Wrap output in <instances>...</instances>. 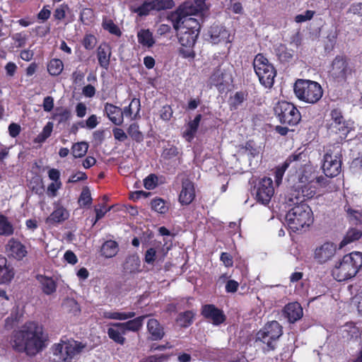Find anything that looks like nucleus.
I'll return each instance as SVG.
<instances>
[{
	"instance_id": "obj_1",
	"label": "nucleus",
	"mask_w": 362,
	"mask_h": 362,
	"mask_svg": "<svg viewBox=\"0 0 362 362\" xmlns=\"http://www.w3.org/2000/svg\"><path fill=\"white\" fill-rule=\"evenodd\" d=\"M47 335L43 326L36 321H27L13 331L11 344L13 350L35 356L47 346Z\"/></svg>"
},
{
	"instance_id": "obj_2",
	"label": "nucleus",
	"mask_w": 362,
	"mask_h": 362,
	"mask_svg": "<svg viewBox=\"0 0 362 362\" xmlns=\"http://www.w3.org/2000/svg\"><path fill=\"white\" fill-rule=\"evenodd\" d=\"M298 180L293 185L289 194L288 201L292 204L310 199L316 194L317 186L315 185V171L312 167L304 165L297 172Z\"/></svg>"
},
{
	"instance_id": "obj_3",
	"label": "nucleus",
	"mask_w": 362,
	"mask_h": 362,
	"mask_svg": "<svg viewBox=\"0 0 362 362\" xmlns=\"http://www.w3.org/2000/svg\"><path fill=\"white\" fill-rule=\"evenodd\" d=\"M362 267V253L353 252L344 255L332 270L333 278L337 281H344L354 277Z\"/></svg>"
},
{
	"instance_id": "obj_4",
	"label": "nucleus",
	"mask_w": 362,
	"mask_h": 362,
	"mask_svg": "<svg viewBox=\"0 0 362 362\" xmlns=\"http://www.w3.org/2000/svg\"><path fill=\"white\" fill-rule=\"evenodd\" d=\"M286 215V221L289 229L297 233L305 226H310L313 223V213L306 203H296Z\"/></svg>"
},
{
	"instance_id": "obj_5",
	"label": "nucleus",
	"mask_w": 362,
	"mask_h": 362,
	"mask_svg": "<svg viewBox=\"0 0 362 362\" xmlns=\"http://www.w3.org/2000/svg\"><path fill=\"white\" fill-rule=\"evenodd\" d=\"M356 71V66L351 58L344 54H337L332 61L329 76L334 81L344 83Z\"/></svg>"
},
{
	"instance_id": "obj_6",
	"label": "nucleus",
	"mask_w": 362,
	"mask_h": 362,
	"mask_svg": "<svg viewBox=\"0 0 362 362\" xmlns=\"http://www.w3.org/2000/svg\"><path fill=\"white\" fill-rule=\"evenodd\" d=\"M293 91L298 100L310 104L317 103L323 95L320 84L308 79H298L294 83Z\"/></svg>"
},
{
	"instance_id": "obj_7",
	"label": "nucleus",
	"mask_w": 362,
	"mask_h": 362,
	"mask_svg": "<svg viewBox=\"0 0 362 362\" xmlns=\"http://www.w3.org/2000/svg\"><path fill=\"white\" fill-rule=\"evenodd\" d=\"M283 334V327L276 320L268 322L260 329L257 334L255 341H260L266 345L262 351L267 354L276 349V341Z\"/></svg>"
},
{
	"instance_id": "obj_8",
	"label": "nucleus",
	"mask_w": 362,
	"mask_h": 362,
	"mask_svg": "<svg viewBox=\"0 0 362 362\" xmlns=\"http://www.w3.org/2000/svg\"><path fill=\"white\" fill-rule=\"evenodd\" d=\"M252 65L259 83L267 88H272L276 76V70L274 65L262 53H259L255 57Z\"/></svg>"
},
{
	"instance_id": "obj_9",
	"label": "nucleus",
	"mask_w": 362,
	"mask_h": 362,
	"mask_svg": "<svg viewBox=\"0 0 362 362\" xmlns=\"http://www.w3.org/2000/svg\"><path fill=\"white\" fill-rule=\"evenodd\" d=\"M274 110L279 122L283 125L294 127L301 120L299 110L291 103L279 101L276 104Z\"/></svg>"
},
{
	"instance_id": "obj_10",
	"label": "nucleus",
	"mask_w": 362,
	"mask_h": 362,
	"mask_svg": "<svg viewBox=\"0 0 362 362\" xmlns=\"http://www.w3.org/2000/svg\"><path fill=\"white\" fill-rule=\"evenodd\" d=\"M252 194L255 195L258 203L267 205L274 194V188L272 178L264 177L260 179L254 186Z\"/></svg>"
},
{
	"instance_id": "obj_11",
	"label": "nucleus",
	"mask_w": 362,
	"mask_h": 362,
	"mask_svg": "<svg viewBox=\"0 0 362 362\" xmlns=\"http://www.w3.org/2000/svg\"><path fill=\"white\" fill-rule=\"evenodd\" d=\"M331 119L328 123V129L332 132L339 134L341 139H346L350 132V128L339 108H334L329 114Z\"/></svg>"
},
{
	"instance_id": "obj_12",
	"label": "nucleus",
	"mask_w": 362,
	"mask_h": 362,
	"mask_svg": "<svg viewBox=\"0 0 362 362\" xmlns=\"http://www.w3.org/2000/svg\"><path fill=\"white\" fill-rule=\"evenodd\" d=\"M193 14H185L182 13V7L179 8V14L175 21H173V28L175 30H187L195 33H199L201 25L199 21L191 16Z\"/></svg>"
},
{
	"instance_id": "obj_13",
	"label": "nucleus",
	"mask_w": 362,
	"mask_h": 362,
	"mask_svg": "<svg viewBox=\"0 0 362 362\" xmlns=\"http://www.w3.org/2000/svg\"><path fill=\"white\" fill-rule=\"evenodd\" d=\"M201 315L206 320L211 321L214 325H220L226 320L223 311L214 304H205L202 305Z\"/></svg>"
},
{
	"instance_id": "obj_14",
	"label": "nucleus",
	"mask_w": 362,
	"mask_h": 362,
	"mask_svg": "<svg viewBox=\"0 0 362 362\" xmlns=\"http://www.w3.org/2000/svg\"><path fill=\"white\" fill-rule=\"evenodd\" d=\"M196 197L195 187L189 179L182 180L181 190L178 196V202L182 206H188L193 202Z\"/></svg>"
},
{
	"instance_id": "obj_15",
	"label": "nucleus",
	"mask_w": 362,
	"mask_h": 362,
	"mask_svg": "<svg viewBox=\"0 0 362 362\" xmlns=\"http://www.w3.org/2000/svg\"><path fill=\"white\" fill-rule=\"evenodd\" d=\"M322 169L327 177H334L341 172V162L336 156L327 153L324 156Z\"/></svg>"
},
{
	"instance_id": "obj_16",
	"label": "nucleus",
	"mask_w": 362,
	"mask_h": 362,
	"mask_svg": "<svg viewBox=\"0 0 362 362\" xmlns=\"http://www.w3.org/2000/svg\"><path fill=\"white\" fill-rule=\"evenodd\" d=\"M8 256L17 260H22L28 255L26 247L18 239L11 238L6 245Z\"/></svg>"
},
{
	"instance_id": "obj_17",
	"label": "nucleus",
	"mask_w": 362,
	"mask_h": 362,
	"mask_svg": "<svg viewBox=\"0 0 362 362\" xmlns=\"http://www.w3.org/2000/svg\"><path fill=\"white\" fill-rule=\"evenodd\" d=\"M336 252V247L332 243H325L315 251V259L320 264L329 260Z\"/></svg>"
},
{
	"instance_id": "obj_18",
	"label": "nucleus",
	"mask_w": 362,
	"mask_h": 362,
	"mask_svg": "<svg viewBox=\"0 0 362 362\" xmlns=\"http://www.w3.org/2000/svg\"><path fill=\"white\" fill-rule=\"evenodd\" d=\"M283 314L290 323H295L302 318L303 308L298 302L289 303L284 306Z\"/></svg>"
},
{
	"instance_id": "obj_19",
	"label": "nucleus",
	"mask_w": 362,
	"mask_h": 362,
	"mask_svg": "<svg viewBox=\"0 0 362 362\" xmlns=\"http://www.w3.org/2000/svg\"><path fill=\"white\" fill-rule=\"evenodd\" d=\"M96 55L100 66L107 70L110 66L112 55L110 46L106 42L100 44L97 48Z\"/></svg>"
},
{
	"instance_id": "obj_20",
	"label": "nucleus",
	"mask_w": 362,
	"mask_h": 362,
	"mask_svg": "<svg viewBox=\"0 0 362 362\" xmlns=\"http://www.w3.org/2000/svg\"><path fill=\"white\" fill-rule=\"evenodd\" d=\"M104 112L108 119L115 125L119 126L123 123V112L122 109L113 104L106 103Z\"/></svg>"
},
{
	"instance_id": "obj_21",
	"label": "nucleus",
	"mask_w": 362,
	"mask_h": 362,
	"mask_svg": "<svg viewBox=\"0 0 362 362\" xmlns=\"http://www.w3.org/2000/svg\"><path fill=\"white\" fill-rule=\"evenodd\" d=\"M121 322H115L111 324V327L107 329V333L110 339L119 345H124L126 342V339L124 335L126 334V331L124 327L119 326Z\"/></svg>"
},
{
	"instance_id": "obj_22",
	"label": "nucleus",
	"mask_w": 362,
	"mask_h": 362,
	"mask_svg": "<svg viewBox=\"0 0 362 362\" xmlns=\"http://www.w3.org/2000/svg\"><path fill=\"white\" fill-rule=\"evenodd\" d=\"M147 330L152 341L161 340L165 336L163 327L158 320L151 318L147 322Z\"/></svg>"
},
{
	"instance_id": "obj_23",
	"label": "nucleus",
	"mask_w": 362,
	"mask_h": 362,
	"mask_svg": "<svg viewBox=\"0 0 362 362\" xmlns=\"http://www.w3.org/2000/svg\"><path fill=\"white\" fill-rule=\"evenodd\" d=\"M69 217V211L62 206L57 205L54 211L47 218L46 223L48 224H57L64 222Z\"/></svg>"
},
{
	"instance_id": "obj_24",
	"label": "nucleus",
	"mask_w": 362,
	"mask_h": 362,
	"mask_svg": "<svg viewBox=\"0 0 362 362\" xmlns=\"http://www.w3.org/2000/svg\"><path fill=\"white\" fill-rule=\"evenodd\" d=\"M123 270L125 273L138 274L141 272V260L137 254L129 255L123 264Z\"/></svg>"
},
{
	"instance_id": "obj_25",
	"label": "nucleus",
	"mask_w": 362,
	"mask_h": 362,
	"mask_svg": "<svg viewBox=\"0 0 362 362\" xmlns=\"http://www.w3.org/2000/svg\"><path fill=\"white\" fill-rule=\"evenodd\" d=\"M14 274L13 267L7 264V259L0 256V284L10 283Z\"/></svg>"
},
{
	"instance_id": "obj_26",
	"label": "nucleus",
	"mask_w": 362,
	"mask_h": 362,
	"mask_svg": "<svg viewBox=\"0 0 362 362\" xmlns=\"http://www.w3.org/2000/svg\"><path fill=\"white\" fill-rule=\"evenodd\" d=\"M209 33L211 41L214 44L224 42L229 37V33L223 26L213 25L209 30Z\"/></svg>"
},
{
	"instance_id": "obj_27",
	"label": "nucleus",
	"mask_w": 362,
	"mask_h": 362,
	"mask_svg": "<svg viewBox=\"0 0 362 362\" xmlns=\"http://www.w3.org/2000/svg\"><path fill=\"white\" fill-rule=\"evenodd\" d=\"M206 0H194V3L185 2L182 7V13L185 14H197L204 10Z\"/></svg>"
},
{
	"instance_id": "obj_28",
	"label": "nucleus",
	"mask_w": 362,
	"mask_h": 362,
	"mask_svg": "<svg viewBox=\"0 0 362 362\" xmlns=\"http://www.w3.org/2000/svg\"><path fill=\"white\" fill-rule=\"evenodd\" d=\"M119 244L115 240H106L101 246V255L105 258H112L118 253Z\"/></svg>"
},
{
	"instance_id": "obj_29",
	"label": "nucleus",
	"mask_w": 362,
	"mask_h": 362,
	"mask_svg": "<svg viewBox=\"0 0 362 362\" xmlns=\"http://www.w3.org/2000/svg\"><path fill=\"white\" fill-rule=\"evenodd\" d=\"M146 317L147 315H144L134 317V319L129 320L125 322H121L122 325L119 326L124 327L126 332L128 331L134 332H139L143 327L144 320Z\"/></svg>"
},
{
	"instance_id": "obj_30",
	"label": "nucleus",
	"mask_w": 362,
	"mask_h": 362,
	"mask_svg": "<svg viewBox=\"0 0 362 362\" xmlns=\"http://www.w3.org/2000/svg\"><path fill=\"white\" fill-rule=\"evenodd\" d=\"M195 315L193 310L181 312L177 315L175 321L180 327L187 328L193 324Z\"/></svg>"
},
{
	"instance_id": "obj_31",
	"label": "nucleus",
	"mask_w": 362,
	"mask_h": 362,
	"mask_svg": "<svg viewBox=\"0 0 362 362\" xmlns=\"http://www.w3.org/2000/svg\"><path fill=\"white\" fill-rule=\"evenodd\" d=\"M178 35V40L180 45H194L199 33L187 31V30H176Z\"/></svg>"
},
{
	"instance_id": "obj_32",
	"label": "nucleus",
	"mask_w": 362,
	"mask_h": 362,
	"mask_svg": "<svg viewBox=\"0 0 362 362\" xmlns=\"http://www.w3.org/2000/svg\"><path fill=\"white\" fill-rule=\"evenodd\" d=\"M182 152L175 145L168 143V144L163 147L161 153V158L164 160H173L176 158H180Z\"/></svg>"
},
{
	"instance_id": "obj_33",
	"label": "nucleus",
	"mask_w": 362,
	"mask_h": 362,
	"mask_svg": "<svg viewBox=\"0 0 362 362\" xmlns=\"http://www.w3.org/2000/svg\"><path fill=\"white\" fill-rule=\"evenodd\" d=\"M37 279L41 284L42 292L46 295H51L56 291L57 284L52 278L40 275Z\"/></svg>"
},
{
	"instance_id": "obj_34",
	"label": "nucleus",
	"mask_w": 362,
	"mask_h": 362,
	"mask_svg": "<svg viewBox=\"0 0 362 362\" xmlns=\"http://www.w3.org/2000/svg\"><path fill=\"white\" fill-rule=\"evenodd\" d=\"M275 53L279 60L282 63L289 62L293 57V50L288 49L285 45L279 44L275 48Z\"/></svg>"
},
{
	"instance_id": "obj_35",
	"label": "nucleus",
	"mask_w": 362,
	"mask_h": 362,
	"mask_svg": "<svg viewBox=\"0 0 362 362\" xmlns=\"http://www.w3.org/2000/svg\"><path fill=\"white\" fill-rule=\"evenodd\" d=\"M71 117V110L64 107H57L52 115V119L57 120L58 124L66 123Z\"/></svg>"
},
{
	"instance_id": "obj_36",
	"label": "nucleus",
	"mask_w": 362,
	"mask_h": 362,
	"mask_svg": "<svg viewBox=\"0 0 362 362\" xmlns=\"http://www.w3.org/2000/svg\"><path fill=\"white\" fill-rule=\"evenodd\" d=\"M138 42L143 46L151 47L155 44L152 33L148 29H141L137 33Z\"/></svg>"
},
{
	"instance_id": "obj_37",
	"label": "nucleus",
	"mask_w": 362,
	"mask_h": 362,
	"mask_svg": "<svg viewBox=\"0 0 362 362\" xmlns=\"http://www.w3.org/2000/svg\"><path fill=\"white\" fill-rule=\"evenodd\" d=\"M47 69L49 74L58 76L64 70V63L61 59L54 58L48 62Z\"/></svg>"
},
{
	"instance_id": "obj_38",
	"label": "nucleus",
	"mask_w": 362,
	"mask_h": 362,
	"mask_svg": "<svg viewBox=\"0 0 362 362\" xmlns=\"http://www.w3.org/2000/svg\"><path fill=\"white\" fill-rule=\"evenodd\" d=\"M14 233V227L6 216L0 214V235L8 237Z\"/></svg>"
},
{
	"instance_id": "obj_39",
	"label": "nucleus",
	"mask_w": 362,
	"mask_h": 362,
	"mask_svg": "<svg viewBox=\"0 0 362 362\" xmlns=\"http://www.w3.org/2000/svg\"><path fill=\"white\" fill-rule=\"evenodd\" d=\"M361 236V230L354 228L349 229L343 240L339 243V248H342L346 245L359 240Z\"/></svg>"
},
{
	"instance_id": "obj_40",
	"label": "nucleus",
	"mask_w": 362,
	"mask_h": 362,
	"mask_svg": "<svg viewBox=\"0 0 362 362\" xmlns=\"http://www.w3.org/2000/svg\"><path fill=\"white\" fill-rule=\"evenodd\" d=\"M136 315L134 312H112L105 311L103 313V317L105 319L126 320L131 319Z\"/></svg>"
},
{
	"instance_id": "obj_41",
	"label": "nucleus",
	"mask_w": 362,
	"mask_h": 362,
	"mask_svg": "<svg viewBox=\"0 0 362 362\" xmlns=\"http://www.w3.org/2000/svg\"><path fill=\"white\" fill-rule=\"evenodd\" d=\"M155 11L153 1H144L140 6L134 8L132 11L139 16H147L151 11Z\"/></svg>"
},
{
	"instance_id": "obj_42",
	"label": "nucleus",
	"mask_w": 362,
	"mask_h": 362,
	"mask_svg": "<svg viewBox=\"0 0 362 362\" xmlns=\"http://www.w3.org/2000/svg\"><path fill=\"white\" fill-rule=\"evenodd\" d=\"M102 27L105 30L117 37H121L122 34L118 25L112 19L103 18Z\"/></svg>"
},
{
	"instance_id": "obj_43",
	"label": "nucleus",
	"mask_w": 362,
	"mask_h": 362,
	"mask_svg": "<svg viewBox=\"0 0 362 362\" xmlns=\"http://www.w3.org/2000/svg\"><path fill=\"white\" fill-rule=\"evenodd\" d=\"M88 148V144L86 141H81L74 144L71 147V153L74 158L83 157Z\"/></svg>"
},
{
	"instance_id": "obj_44",
	"label": "nucleus",
	"mask_w": 362,
	"mask_h": 362,
	"mask_svg": "<svg viewBox=\"0 0 362 362\" xmlns=\"http://www.w3.org/2000/svg\"><path fill=\"white\" fill-rule=\"evenodd\" d=\"M53 123L48 122L43 127L42 131L35 137L34 142L37 144L44 143L52 134Z\"/></svg>"
},
{
	"instance_id": "obj_45",
	"label": "nucleus",
	"mask_w": 362,
	"mask_h": 362,
	"mask_svg": "<svg viewBox=\"0 0 362 362\" xmlns=\"http://www.w3.org/2000/svg\"><path fill=\"white\" fill-rule=\"evenodd\" d=\"M202 118V115L198 114L195 116L194 119L192 121H190L188 123L187 129L185 132L186 136H189L190 139L194 138V136L198 129V127H199V125Z\"/></svg>"
},
{
	"instance_id": "obj_46",
	"label": "nucleus",
	"mask_w": 362,
	"mask_h": 362,
	"mask_svg": "<svg viewBox=\"0 0 362 362\" xmlns=\"http://www.w3.org/2000/svg\"><path fill=\"white\" fill-rule=\"evenodd\" d=\"M225 74L221 69V66H218L210 76V82L215 86L223 85Z\"/></svg>"
},
{
	"instance_id": "obj_47",
	"label": "nucleus",
	"mask_w": 362,
	"mask_h": 362,
	"mask_svg": "<svg viewBox=\"0 0 362 362\" xmlns=\"http://www.w3.org/2000/svg\"><path fill=\"white\" fill-rule=\"evenodd\" d=\"M141 103L140 100L139 98H133L130 103V104L124 108L123 115H124L126 117H132L134 110L136 109V114L134 117H136V115L139 114L140 111Z\"/></svg>"
},
{
	"instance_id": "obj_48",
	"label": "nucleus",
	"mask_w": 362,
	"mask_h": 362,
	"mask_svg": "<svg viewBox=\"0 0 362 362\" xmlns=\"http://www.w3.org/2000/svg\"><path fill=\"white\" fill-rule=\"evenodd\" d=\"M151 208L152 210L164 214L168 211V206L166 205L164 199L161 198H156L151 202Z\"/></svg>"
},
{
	"instance_id": "obj_49",
	"label": "nucleus",
	"mask_w": 362,
	"mask_h": 362,
	"mask_svg": "<svg viewBox=\"0 0 362 362\" xmlns=\"http://www.w3.org/2000/svg\"><path fill=\"white\" fill-rule=\"evenodd\" d=\"M194 46V45H181V47L178 49L179 55L184 59H193L196 55Z\"/></svg>"
},
{
	"instance_id": "obj_50",
	"label": "nucleus",
	"mask_w": 362,
	"mask_h": 362,
	"mask_svg": "<svg viewBox=\"0 0 362 362\" xmlns=\"http://www.w3.org/2000/svg\"><path fill=\"white\" fill-rule=\"evenodd\" d=\"M127 133L131 138L136 142H141L144 139V136L139 131V125L136 123H133L129 125L127 129Z\"/></svg>"
},
{
	"instance_id": "obj_51",
	"label": "nucleus",
	"mask_w": 362,
	"mask_h": 362,
	"mask_svg": "<svg viewBox=\"0 0 362 362\" xmlns=\"http://www.w3.org/2000/svg\"><path fill=\"white\" fill-rule=\"evenodd\" d=\"M156 11L171 9L175 6L173 0H152Z\"/></svg>"
},
{
	"instance_id": "obj_52",
	"label": "nucleus",
	"mask_w": 362,
	"mask_h": 362,
	"mask_svg": "<svg viewBox=\"0 0 362 362\" xmlns=\"http://www.w3.org/2000/svg\"><path fill=\"white\" fill-rule=\"evenodd\" d=\"M82 45L86 50H92L95 48L98 40L96 37L90 33H86L83 40Z\"/></svg>"
},
{
	"instance_id": "obj_53",
	"label": "nucleus",
	"mask_w": 362,
	"mask_h": 362,
	"mask_svg": "<svg viewBox=\"0 0 362 362\" xmlns=\"http://www.w3.org/2000/svg\"><path fill=\"white\" fill-rule=\"evenodd\" d=\"M78 203L81 206H89L92 203L90 191L87 187L83 189L78 199Z\"/></svg>"
},
{
	"instance_id": "obj_54",
	"label": "nucleus",
	"mask_w": 362,
	"mask_h": 362,
	"mask_svg": "<svg viewBox=\"0 0 362 362\" xmlns=\"http://www.w3.org/2000/svg\"><path fill=\"white\" fill-rule=\"evenodd\" d=\"M158 185V177L156 174L151 173L144 180V186L146 189H153Z\"/></svg>"
},
{
	"instance_id": "obj_55",
	"label": "nucleus",
	"mask_w": 362,
	"mask_h": 362,
	"mask_svg": "<svg viewBox=\"0 0 362 362\" xmlns=\"http://www.w3.org/2000/svg\"><path fill=\"white\" fill-rule=\"evenodd\" d=\"M288 168L287 163H283L281 165L276 167L274 170V180L277 185L281 183L284 175Z\"/></svg>"
},
{
	"instance_id": "obj_56",
	"label": "nucleus",
	"mask_w": 362,
	"mask_h": 362,
	"mask_svg": "<svg viewBox=\"0 0 362 362\" xmlns=\"http://www.w3.org/2000/svg\"><path fill=\"white\" fill-rule=\"evenodd\" d=\"M347 214L349 216V221L352 223L354 225H360L362 223V213L358 211H356L348 208Z\"/></svg>"
},
{
	"instance_id": "obj_57",
	"label": "nucleus",
	"mask_w": 362,
	"mask_h": 362,
	"mask_svg": "<svg viewBox=\"0 0 362 362\" xmlns=\"http://www.w3.org/2000/svg\"><path fill=\"white\" fill-rule=\"evenodd\" d=\"M242 148L247 152V155L250 158H255L259 153V151L256 148L255 142L252 140L247 141Z\"/></svg>"
},
{
	"instance_id": "obj_58",
	"label": "nucleus",
	"mask_w": 362,
	"mask_h": 362,
	"mask_svg": "<svg viewBox=\"0 0 362 362\" xmlns=\"http://www.w3.org/2000/svg\"><path fill=\"white\" fill-rule=\"evenodd\" d=\"M315 14V11L307 10L304 13L298 14L295 16L294 21L297 23H301L311 20Z\"/></svg>"
},
{
	"instance_id": "obj_59",
	"label": "nucleus",
	"mask_w": 362,
	"mask_h": 362,
	"mask_svg": "<svg viewBox=\"0 0 362 362\" xmlns=\"http://www.w3.org/2000/svg\"><path fill=\"white\" fill-rule=\"evenodd\" d=\"M247 96V93L243 91H238L235 93L233 101L231 103V107L233 109H237V107L240 105L243 101L245 100Z\"/></svg>"
},
{
	"instance_id": "obj_60",
	"label": "nucleus",
	"mask_w": 362,
	"mask_h": 362,
	"mask_svg": "<svg viewBox=\"0 0 362 362\" xmlns=\"http://www.w3.org/2000/svg\"><path fill=\"white\" fill-rule=\"evenodd\" d=\"M69 10L67 4H62L59 6L54 11V18L55 20L62 21L66 17V13Z\"/></svg>"
},
{
	"instance_id": "obj_61",
	"label": "nucleus",
	"mask_w": 362,
	"mask_h": 362,
	"mask_svg": "<svg viewBox=\"0 0 362 362\" xmlns=\"http://www.w3.org/2000/svg\"><path fill=\"white\" fill-rule=\"evenodd\" d=\"M98 124V118L95 115H90L84 123L83 122H79L78 125L81 128L87 127L88 129H94Z\"/></svg>"
},
{
	"instance_id": "obj_62",
	"label": "nucleus",
	"mask_w": 362,
	"mask_h": 362,
	"mask_svg": "<svg viewBox=\"0 0 362 362\" xmlns=\"http://www.w3.org/2000/svg\"><path fill=\"white\" fill-rule=\"evenodd\" d=\"M12 39L16 43V47H23L26 44L28 36L23 32L17 33L13 35Z\"/></svg>"
},
{
	"instance_id": "obj_63",
	"label": "nucleus",
	"mask_w": 362,
	"mask_h": 362,
	"mask_svg": "<svg viewBox=\"0 0 362 362\" xmlns=\"http://www.w3.org/2000/svg\"><path fill=\"white\" fill-rule=\"evenodd\" d=\"M156 250L154 247L148 249L144 255V261L148 264H153L156 259Z\"/></svg>"
},
{
	"instance_id": "obj_64",
	"label": "nucleus",
	"mask_w": 362,
	"mask_h": 362,
	"mask_svg": "<svg viewBox=\"0 0 362 362\" xmlns=\"http://www.w3.org/2000/svg\"><path fill=\"white\" fill-rule=\"evenodd\" d=\"M348 13L362 17V1L352 3L348 9Z\"/></svg>"
}]
</instances>
